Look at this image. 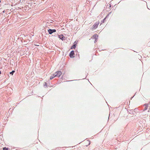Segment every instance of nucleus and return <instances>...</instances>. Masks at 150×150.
Here are the masks:
<instances>
[{
    "mask_svg": "<svg viewBox=\"0 0 150 150\" xmlns=\"http://www.w3.org/2000/svg\"><path fill=\"white\" fill-rule=\"evenodd\" d=\"M73 80H71V81H73Z\"/></svg>",
    "mask_w": 150,
    "mask_h": 150,
    "instance_id": "19",
    "label": "nucleus"
},
{
    "mask_svg": "<svg viewBox=\"0 0 150 150\" xmlns=\"http://www.w3.org/2000/svg\"><path fill=\"white\" fill-rule=\"evenodd\" d=\"M111 4H110V6H109V7H111Z\"/></svg>",
    "mask_w": 150,
    "mask_h": 150,
    "instance_id": "18",
    "label": "nucleus"
},
{
    "mask_svg": "<svg viewBox=\"0 0 150 150\" xmlns=\"http://www.w3.org/2000/svg\"><path fill=\"white\" fill-rule=\"evenodd\" d=\"M144 106H148V104H145L144 105Z\"/></svg>",
    "mask_w": 150,
    "mask_h": 150,
    "instance_id": "15",
    "label": "nucleus"
},
{
    "mask_svg": "<svg viewBox=\"0 0 150 150\" xmlns=\"http://www.w3.org/2000/svg\"><path fill=\"white\" fill-rule=\"evenodd\" d=\"M55 73L56 74L54 76H57V77H59L62 74V73L60 71H58Z\"/></svg>",
    "mask_w": 150,
    "mask_h": 150,
    "instance_id": "5",
    "label": "nucleus"
},
{
    "mask_svg": "<svg viewBox=\"0 0 150 150\" xmlns=\"http://www.w3.org/2000/svg\"><path fill=\"white\" fill-rule=\"evenodd\" d=\"M134 96H133L131 98V99L134 97Z\"/></svg>",
    "mask_w": 150,
    "mask_h": 150,
    "instance_id": "20",
    "label": "nucleus"
},
{
    "mask_svg": "<svg viewBox=\"0 0 150 150\" xmlns=\"http://www.w3.org/2000/svg\"><path fill=\"white\" fill-rule=\"evenodd\" d=\"M1 2V0H0V2Z\"/></svg>",
    "mask_w": 150,
    "mask_h": 150,
    "instance_id": "22",
    "label": "nucleus"
},
{
    "mask_svg": "<svg viewBox=\"0 0 150 150\" xmlns=\"http://www.w3.org/2000/svg\"><path fill=\"white\" fill-rule=\"evenodd\" d=\"M59 38H60V39L61 40H63L65 39V37H64L63 35L61 34L60 35H58Z\"/></svg>",
    "mask_w": 150,
    "mask_h": 150,
    "instance_id": "7",
    "label": "nucleus"
},
{
    "mask_svg": "<svg viewBox=\"0 0 150 150\" xmlns=\"http://www.w3.org/2000/svg\"><path fill=\"white\" fill-rule=\"evenodd\" d=\"M69 56L70 58H74V50L71 51L69 54Z\"/></svg>",
    "mask_w": 150,
    "mask_h": 150,
    "instance_id": "4",
    "label": "nucleus"
},
{
    "mask_svg": "<svg viewBox=\"0 0 150 150\" xmlns=\"http://www.w3.org/2000/svg\"><path fill=\"white\" fill-rule=\"evenodd\" d=\"M15 72V71L14 70H13L12 71L10 72V74L12 75Z\"/></svg>",
    "mask_w": 150,
    "mask_h": 150,
    "instance_id": "9",
    "label": "nucleus"
},
{
    "mask_svg": "<svg viewBox=\"0 0 150 150\" xmlns=\"http://www.w3.org/2000/svg\"><path fill=\"white\" fill-rule=\"evenodd\" d=\"M111 13V12L109 13L105 17L102 21H101V24H102V23H104L105 22L106 19L108 17L109 14Z\"/></svg>",
    "mask_w": 150,
    "mask_h": 150,
    "instance_id": "6",
    "label": "nucleus"
},
{
    "mask_svg": "<svg viewBox=\"0 0 150 150\" xmlns=\"http://www.w3.org/2000/svg\"><path fill=\"white\" fill-rule=\"evenodd\" d=\"M47 83L46 82H45L44 84V86H46V87H47Z\"/></svg>",
    "mask_w": 150,
    "mask_h": 150,
    "instance_id": "12",
    "label": "nucleus"
},
{
    "mask_svg": "<svg viewBox=\"0 0 150 150\" xmlns=\"http://www.w3.org/2000/svg\"><path fill=\"white\" fill-rule=\"evenodd\" d=\"M5 13V11L4 10V11H3L2 12V13Z\"/></svg>",
    "mask_w": 150,
    "mask_h": 150,
    "instance_id": "16",
    "label": "nucleus"
},
{
    "mask_svg": "<svg viewBox=\"0 0 150 150\" xmlns=\"http://www.w3.org/2000/svg\"><path fill=\"white\" fill-rule=\"evenodd\" d=\"M99 23V22H96L93 25L92 29L94 30L96 29L98 27V26Z\"/></svg>",
    "mask_w": 150,
    "mask_h": 150,
    "instance_id": "1",
    "label": "nucleus"
},
{
    "mask_svg": "<svg viewBox=\"0 0 150 150\" xmlns=\"http://www.w3.org/2000/svg\"><path fill=\"white\" fill-rule=\"evenodd\" d=\"M78 42V41L76 40L74 42L73 45L71 47V49H74L76 48L77 44Z\"/></svg>",
    "mask_w": 150,
    "mask_h": 150,
    "instance_id": "2",
    "label": "nucleus"
},
{
    "mask_svg": "<svg viewBox=\"0 0 150 150\" xmlns=\"http://www.w3.org/2000/svg\"><path fill=\"white\" fill-rule=\"evenodd\" d=\"M148 107V106H146V107L144 109V110H143V111H145V110H147V109Z\"/></svg>",
    "mask_w": 150,
    "mask_h": 150,
    "instance_id": "10",
    "label": "nucleus"
},
{
    "mask_svg": "<svg viewBox=\"0 0 150 150\" xmlns=\"http://www.w3.org/2000/svg\"><path fill=\"white\" fill-rule=\"evenodd\" d=\"M98 37V35L97 34H95L93 35L92 38H94L95 39L97 40Z\"/></svg>",
    "mask_w": 150,
    "mask_h": 150,
    "instance_id": "8",
    "label": "nucleus"
},
{
    "mask_svg": "<svg viewBox=\"0 0 150 150\" xmlns=\"http://www.w3.org/2000/svg\"><path fill=\"white\" fill-rule=\"evenodd\" d=\"M8 148H6V147H4L3 148V150H8Z\"/></svg>",
    "mask_w": 150,
    "mask_h": 150,
    "instance_id": "11",
    "label": "nucleus"
},
{
    "mask_svg": "<svg viewBox=\"0 0 150 150\" xmlns=\"http://www.w3.org/2000/svg\"><path fill=\"white\" fill-rule=\"evenodd\" d=\"M1 74V71H0V74Z\"/></svg>",
    "mask_w": 150,
    "mask_h": 150,
    "instance_id": "21",
    "label": "nucleus"
},
{
    "mask_svg": "<svg viewBox=\"0 0 150 150\" xmlns=\"http://www.w3.org/2000/svg\"><path fill=\"white\" fill-rule=\"evenodd\" d=\"M54 78L52 76H51L50 77V79L51 80Z\"/></svg>",
    "mask_w": 150,
    "mask_h": 150,
    "instance_id": "13",
    "label": "nucleus"
},
{
    "mask_svg": "<svg viewBox=\"0 0 150 150\" xmlns=\"http://www.w3.org/2000/svg\"><path fill=\"white\" fill-rule=\"evenodd\" d=\"M56 31V30L55 29H50L48 30V32L50 34H51L52 33L55 32Z\"/></svg>",
    "mask_w": 150,
    "mask_h": 150,
    "instance_id": "3",
    "label": "nucleus"
},
{
    "mask_svg": "<svg viewBox=\"0 0 150 150\" xmlns=\"http://www.w3.org/2000/svg\"><path fill=\"white\" fill-rule=\"evenodd\" d=\"M56 74L55 73L54 74H53L52 76H53V77L54 78L55 77H57V76H54V75H55Z\"/></svg>",
    "mask_w": 150,
    "mask_h": 150,
    "instance_id": "14",
    "label": "nucleus"
},
{
    "mask_svg": "<svg viewBox=\"0 0 150 150\" xmlns=\"http://www.w3.org/2000/svg\"><path fill=\"white\" fill-rule=\"evenodd\" d=\"M97 40L95 39V41H94V42L95 43H96V42H97Z\"/></svg>",
    "mask_w": 150,
    "mask_h": 150,
    "instance_id": "17",
    "label": "nucleus"
}]
</instances>
